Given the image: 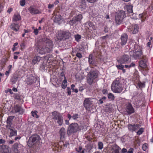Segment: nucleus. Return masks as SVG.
<instances>
[{
	"label": "nucleus",
	"mask_w": 153,
	"mask_h": 153,
	"mask_svg": "<svg viewBox=\"0 0 153 153\" xmlns=\"http://www.w3.org/2000/svg\"><path fill=\"white\" fill-rule=\"evenodd\" d=\"M45 41V45L43 46H39L37 49V52L41 54L50 52L52 50L53 46V42L51 40L46 39Z\"/></svg>",
	"instance_id": "1"
},
{
	"label": "nucleus",
	"mask_w": 153,
	"mask_h": 153,
	"mask_svg": "<svg viewBox=\"0 0 153 153\" xmlns=\"http://www.w3.org/2000/svg\"><path fill=\"white\" fill-rule=\"evenodd\" d=\"M111 89L114 93H119L121 92L123 89L122 84V80L118 78L115 79L112 83Z\"/></svg>",
	"instance_id": "2"
},
{
	"label": "nucleus",
	"mask_w": 153,
	"mask_h": 153,
	"mask_svg": "<svg viewBox=\"0 0 153 153\" xmlns=\"http://www.w3.org/2000/svg\"><path fill=\"white\" fill-rule=\"evenodd\" d=\"M142 53V47L136 43L134 45L133 51L129 52L130 56H132L135 59L140 58Z\"/></svg>",
	"instance_id": "3"
},
{
	"label": "nucleus",
	"mask_w": 153,
	"mask_h": 153,
	"mask_svg": "<svg viewBox=\"0 0 153 153\" xmlns=\"http://www.w3.org/2000/svg\"><path fill=\"white\" fill-rule=\"evenodd\" d=\"M71 35V33L68 30L58 31L56 34L57 39L60 41L68 39Z\"/></svg>",
	"instance_id": "4"
},
{
	"label": "nucleus",
	"mask_w": 153,
	"mask_h": 153,
	"mask_svg": "<svg viewBox=\"0 0 153 153\" xmlns=\"http://www.w3.org/2000/svg\"><path fill=\"white\" fill-rule=\"evenodd\" d=\"M125 12L122 10H119L117 12L115 16V21L117 25H119L122 23L123 19L126 17Z\"/></svg>",
	"instance_id": "5"
},
{
	"label": "nucleus",
	"mask_w": 153,
	"mask_h": 153,
	"mask_svg": "<svg viewBox=\"0 0 153 153\" xmlns=\"http://www.w3.org/2000/svg\"><path fill=\"white\" fill-rule=\"evenodd\" d=\"M98 77V74L96 71H90L87 77V82L90 85L93 83V81Z\"/></svg>",
	"instance_id": "6"
},
{
	"label": "nucleus",
	"mask_w": 153,
	"mask_h": 153,
	"mask_svg": "<svg viewBox=\"0 0 153 153\" xmlns=\"http://www.w3.org/2000/svg\"><path fill=\"white\" fill-rule=\"evenodd\" d=\"M53 119L59 124H62L63 122V118L61 114L56 111H54L52 113Z\"/></svg>",
	"instance_id": "7"
},
{
	"label": "nucleus",
	"mask_w": 153,
	"mask_h": 153,
	"mask_svg": "<svg viewBox=\"0 0 153 153\" xmlns=\"http://www.w3.org/2000/svg\"><path fill=\"white\" fill-rule=\"evenodd\" d=\"M92 98H85L83 102V106L85 109L90 111L93 106V101Z\"/></svg>",
	"instance_id": "8"
},
{
	"label": "nucleus",
	"mask_w": 153,
	"mask_h": 153,
	"mask_svg": "<svg viewBox=\"0 0 153 153\" xmlns=\"http://www.w3.org/2000/svg\"><path fill=\"white\" fill-rule=\"evenodd\" d=\"M79 130L78 125H70L67 131V134L70 135Z\"/></svg>",
	"instance_id": "9"
},
{
	"label": "nucleus",
	"mask_w": 153,
	"mask_h": 153,
	"mask_svg": "<svg viewBox=\"0 0 153 153\" xmlns=\"http://www.w3.org/2000/svg\"><path fill=\"white\" fill-rule=\"evenodd\" d=\"M41 140V138L37 134L32 135L29 138V140L34 145L37 143L39 142Z\"/></svg>",
	"instance_id": "10"
},
{
	"label": "nucleus",
	"mask_w": 153,
	"mask_h": 153,
	"mask_svg": "<svg viewBox=\"0 0 153 153\" xmlns=\"http://www.w3.org/2000/svg\"><path fill=\"white\" fill-rule=\"evenodd\" d=\"M13 110L15 113H19L20 114H22L25 111V109L19 104L14 105Z\"/></svg>",
	"instance_id": "11"
},
{
	"label": "nucleus",
	"mask_w": 153,
	"mask_h": 153,
	"mask_svg": "<svg viewBox=\"0 0 153 153\" xmlns=\"http://www.w3.org/2000/svg\"><path fill=\"white\" fill-rule=\"evenodd\" d=\"M126 110L128 115H130L135 112L134 109L130 103H128L126 104Z\"/></svg>",
	"instance_id": "12"
},
{
	"label": "nucleus",
	"mask_w": 153,
	"mask_h": 153,
	"mask_svg": "<svg viewBox=\"0 0 153 153\" xmlns=\"http://www.w3.org/2000/svg\"><path fill=\"white\" fill-rule=\"evenodd\" d=\"M138 25L135 24L129 27L128 30L131 34H135L138 32Z\"/></svg>",
	"instance_id": "13"
},
{
	"label": "nucleus",
	"mask_w": 153,
	"mask_h": 153,
	"mask_svg": "<svg viewBox=\"0 0 153 153\" xmlns=\"http://www.w3.org/2000/svg\"><path fill=\"white\" fill-rule=\"evenodd\" d=\"M129 59V57L128 55H124L122 56L117 61L119 63L125 64L127 63Z\"/></svg>",
	"instance_id": "14"
},
{
	"label": "nucleus",
	"mask_w": 153,
	"mask_h": 153,
	"mask_svg": "<svg viewBox=\"0 0 153 153\" xmlns=\"http://www.w3.org/2000/svg\"><path fill=\"white\" fill-rule=\"evenodd\" d=\"M128 39V36L127 34L123 33L121 36L120 39L121 41L120 44L122 45H125L127 42Z\"/></svg>",
	"instance_id": "15"
},
{
	"label": "nucleus",
	"mask_w": 153,
	"mask_h": 153,
	"mask_svg": "<svg viewBox=\"0 0 153 153\" xmlns=\"http://www.w3.org/2000/svg\"><path fill=\"white\" fill-rule=\"evenodd\" d=\"M147 59L146 58H143L139 62V66L142 68L145 69L147 68Z\"/></svg>",
	"instance_id": "16"
},
{
	"label": "nucleus",
	"mask_w": 153,
	"mask_h": 153,
	"mask_svg": "<svg viewBox=\"0 0 153 153\" xmlns=\"http://www.w3.org/2000/svg\"><path fill=\"white\" fill-rule=\"evenodd\" d=\"M36 78L33 76H30L27 77L25 82L27 85H30L35 82Z\"/></svg>",
	"instance_id": "17"
},
{
	"label": "nucleus",
	"mask_w": 153,
	"mask_h": 153,
	"mask_svg": "<svg viewBox=\"0 0 153 153\" xmlns=\"http://www.w3.org/2000/svg\"><path fill=\"white\" fill-rule=\"evenodd\" d=\"M29 11L32 15H35L39 14L41 13V12L38 9L33 7L32 6H30L28 8Z\"/></svg>",
	"instance_id": "18"
},
{
	"label": "nucleus",
	"mask_w": 153,
	"mask_h": 153,
	"mask_svg": "<svg viewBox=\"0 0 153 153\" xmlns=\"http://www.w3.org/2000/svg\"><path fill=\"white\" fill-rule=\"evenodd\" d=\"M6 127L7 128L10 129L11 131L10 133V136L11 137L17 135V131L14 130L11 125H7Z\"/></svg>",
	"instance_id": "19"
},
{
	"label": "nucleus",
	"mask_w": 153,
	"mask_h": 153,
	"mask_svg": "<svg viewBox=\"0 0 153 153\" xmlns=\"http://www.w3.org/2000/svg\"><path fill=\"white\" fill-rule=\"evenodd\" d=\"M20 27V26L19 24L15 23H13L11 24L10 26L11 29L15 32L18 31Z\"/></svg>",
	"instance_id": "20"
},
{
	"label": "nucleus",
	"mask_w": 153,
	"mask_h": 153,
	"mask_svg": "<svg viewBox=\"0 0 153 153\" xmlns=\"http://www.w3.org/2000/svg\"><path fill=\"white\" fill-rule=\"evenodd\" d=\"M86 3V2L85 0H80L79 3V7L80 10L81 11H83L85 10L87 6Z\"/></svg>",
	"instance_id": "21"
},
{
	"label": "nucleus",
	"mask_w": 153,
	"mask_h": 153,
	"mask_svg": "<svg viewBox=\"0 0 153 153\" xmlns=\"http://www.w3.org/2000/svg\"><path fill=\"white\" fill-rule=\"evenodd\" d=\"M22 18L19 13L15 14L13 17L12 21L13 22H17L21 20Z\"/></svg>",
	"instance_id": "22"
},
{
	"label": "nucleus",
	"mask_w": 153,
	"mask_h": 153,
	"mask_svg": "<svg viewBox=\"0 0 153 153\" xmlns=\"http://www.w3.org/2000/svg\"><path fill=\"white\" fill-rule=\"evenodd\" d=\"M139 125H128L129 130L131 131H135L139 128Z\"/></svg>",
	"instance_id": "23"
},
{
	"label": "nucleus",
	"mask_w": 153,
	"mask_h": 153,
	"mask_svg": "<svg viewBox=\"0 0 153 153\" xmlns=\"http://www.w3.org/2000/svg\"><path fill=\"white\" fill-rule=\"evenodd\" d=\"M147 14L146 12H143L142 13L139 15V17L141 20L142 22L145 21L147 17Z\"/></svg>",
	"instance_id": "24"
},
{
	"label": "nucleus",
	"mask_w": 153,
	"mask_h": 153,
	"mask_svg": "<svg viewBox=\"0 0 153 153\" xmlns=\"http://www.w3.org/2000/svg\"><path fill=\"white\" fill-rule=\"evenodd\" d=\"M85 24L88 28V29L91 30H94L95 27L93 23L90 21L87 22Z\"/></svg>",
	"instance_id": "25"
},
{
	"label": "nucleus",
	"mask_w": 153,
	"mask_h": 153,
	"mask_svg": "<svg viewBox=\"0 0 153 153\" xmlns=\"http://www.w3.org/2000/svg\"><path fill=\"white\" fill-rule=\"evenodd\" d=\"M59 134L61 140H63L65 135V131L64 128H62L60 129Z\"/></svg>",
	"instance_id": "26"
},
{
	"label": "nucleus",
	"mask_w": 153,
	"mask_h": 153,
	"mask_svg": "<svg viewBox=\"0 0 153 153\" xmlns=\"http://www.w3.org/2000/svg\"><path fill=\"white\" fill-rule=\"evenodd\" d=\"M41 57L38 56H36L33 57L32 61V64L33 65L37 63L40 61L41 59Z\"/></svg>",
	"instance_id": "27"
},
{
	"label": "nucleus",
	"mask_w": 153,
	"mask_h": 153,
	"mask_svg": "<svg viewBox=\"0 0 153 153\" xmlns=\"http://www.w3.org/2000/svg\"><path fill=\"white\" fill-rule=\"evenodd\" d=\"M113 153H120L119 147L116 145H114L111 148Z\"/></svg>",
	"instance_id": "28"
},
{
	"label": "nucleus",
	"mask_w": 153,
	"mask_h": 153,
	"mask_svg": "<svg viewBox=\"0 0 153 153\" xmlns=\"http://www.w3.org/2000/svg\"><path fill=\"white\" fill-rule=\"evenodd\" d=\"M18 143H15L13 146L12 147V150L14 152H19L18 149Z\"/></svg>",
	"instance_id": "29"
},
{
	"label": "nucleus",
	"mask_w": 153,
	"mask_h": 153,
	"mask_svg": "<svg viewBox=\"0 0 153 153\" xmlns=\"http://www.w3.org/2000/svg\"><path fill=\"white\" fill-rule=\"evenodd\" d=\"M118 70H122V72L123 73H124L126 72L125 69H124V66L122 64L116 65Z\"/></svg>",
	"instance_id": "30"
},
{
	"label": "nucleus",
	"mask_w": 153,
	"mask_h": 153,
	"mask_svg": "<svg viewBox=\"0 0 153 153\" xmlns=\"http://www.w3.org/2000/svg\"><path fill=\"white\" fill-rule=\"evenodd\" d=\"M137 82H134V83L135 85H137L140 88H143L145 87V84L144 83H142L139 80Z\"/></svg>",
	"instance_id": "31"
},
{
	"label": "nucleus",
	"mask_w": 153,
	"mask_h": 153,
	"mask_svg": "<svg viewBox=\"0 0 153 153\" xmlns=\"http://www.w3.org/2000/svg\"><path fill=\"white\" fill-rule=\"evenodd\" d=\"M135 66V64L133 62H132L130 64L128 63L127 65H125L124 66V68H126L129 69L131 68L132 67H134Z\"/></svg>",
	"instance_id": "32"
},
{
	"label": "nucleus",
	"mask_w": 153,
	"mask_h": 153,
	"mask_svg": "<svg viewBox=\"0 0 153 153\" xmlns=\"http://www.w3.org/2000/svg\"><path fill=\"white\" fill-rule=\"evenodd\" d=\"M133 6L132 5H126L125 7V9L129 13H132L133 12Z\"/></svg>",
	"instance_id": "33"
},
{
	"label": "nucleus",
	"mask_w": 153,
	"mask_h": 153,
	"mask_svg": "<svg viewBox=\"0 0 153 153\" xmlns=\"http://www.w3.org/2000/svg\"><path fill=\"white\" fill-rule=\"evenodd\" d=\"M62 16L60 15H56L55 17L54 21L55 22L59 23L61 19Z\"/></svg>",
	"instance_id": "34"
},
{
	"label": "nucleus",
	"mask_w": 153,
	"mask_h": 153,
	"mask_svg": "<svg viewBox=\"0 0 153 153\" xmlns=\"http://www.w3.org/2000/svg\"><path fill=\"white\" fill-rule=\"evenodd\" d=\"M14 117H15L14 116H9L7 120V124H12V121Z\"/></svg>",
	"instance_id": "35"
},
{
	"label": "nucleus",
	"mask_w": 153,
	"mask_h": 153,
	"mask_svg": "<svg viewBox=\"0 0 153 153\" xmlns=\"http://www.w3.org/2000/svg\"><path fill=\"white\" fill-rule=\"evenodd\" d=\"M67 86V80L66 77H65L64 80L62 81L61 85L62 87V88L65 89L66 88Z\"/></svg>",
	"instance_id": "36"
},
{
	"label": "nucleus",
	"mask_w": 153,
	"mask_h": 153,
	"mask_svg": "<svg viewBox=\"0 0 153 153\" xmlns=\"http://www.w3.org/2000/svg\"><path fill=\"white\" fill-rule=\"evenodd\" d=\"M134 78H135L137 81L139 80V72L138 71H135L134 73Z\"/></svg>",
	"instance_id": "37"
},
{
	"label": "nucleus",
	"mask_w": 153,
	"mask_h": 153,
	"mask_svg": "<svg viewBox=\"0 0 153 153\" xmlns=\"http://www.w3.org/2000/svg\"><path fill=\"white\" fill-rule=\"evenodd\" d=\"M108 98L110 101H113L114 99V95L111 93H109L108 94Z\"/></svg>",
	"instance_id": "38"
},
{
	"label": "nucleus",
	"mask_w": 153,
	"mask_h": 153,
	"mask_svg": "<svg viewBox=\"0 0 153 153\" xmlns=\"http://www.w3.org/2000/svg\"><path fill=\"white\" fill-rule=\"evenodd\" d=\"M1 148L3 150V151L7 152H9L10 149V147L7 145H3L1 146Z\"/></svg>",
	"instance_id": "39"
},
{
	"label": "nucleus",
	"mask_w": 153,
	"mask_h": 153,
	"mask_svg": "<svg viewBox=\"0 0 153 153\" xmlns=\"http://www.w3.org/2000/svg\"><path fill=\"white\" fill-rule=\"evenodd\" d=\"M74 18L76 19L77 22H79L81 20L82 18V15L81 14H79L76 17H74Z\"/></svg>",
	"instance_id": "40"
},
{
	"label": "nucleus",
	"mask_w": 153,
	"mask_h": 153,
	"mask_svg": "<svg viewBox=\"0 0 153 153\" xmlns=\"http://www.w3.org/2000/svg\"><path fill=\"white\" fill-rule=\"evenodd\" d=\"M77 22L76 20V19L74 18V17H73L72 18V20H70L69 22V23L71 26H73L74 24H76Z\"/></svg>",
	"instance_id": "41"
},
{
	"label": "nucleus",
	"mask_w": 153,
	"mask_h": 153,
	"mask_svg": "<svg viewBox=\"0 0 153 153\" xmlns=\"http://www.w3.org/2000/svg\"><path fill=\"white\" fill-rule=\"evenodd\" d=\"M88 62L90 65H93L94 64V62L92 59V56L91 55H90L89 56Z\"/></svg>",
	"instance_id": "42"
},
{
	"label": "nucleus",
	"mask_w": 153,
	"mask_h": 153,
	"mask_svg": "<svg viewBox=\"0 0 153 153\" xmlns=\"http://www.w3.org/2000/svg\"><path fill=\"white\" fill-rule=\"evenodd\" d=\"M14 98L15 99L18 100H21V95L17 93L14 94Z\"/></svg>",
	"instance_id": "43"
},
{
	"label": "nucleus",
	"mask_w": 153,
	"mask_h": 153,
	"mask_svg": "<svg viewBox=\"0 0 153 153\" xmlns=\"http://www.w3.org/2000/svg\"><path fill=\"white\" fill-rule=\"evenodd\" d=\"M38 112L37 111L35 110L33 111H32L31 112V113L32 114V116L34 117H35L36 118H38L39 117V116L37 114Z\"/></svg>",
	"instance_id": "44"
},
{
	"label": "nucleus",
	"mask_w": 153,
	"mask_h": 153,
	"mask_svg": "<svg viewBox=\"0 0 153 153\" xmlns=\"http://www.w3.org/2000/svg\"><path fill=\"white\" fill-rule=\"evenodd\" d=\"M18 77L16 76H14L11 79V80L13 84L15 83L17 81Z\"/></svg>",
	"instance_id": "45"
},
{
	"label": "nucleus",
	"mask_w": 153,
	"mask_h": 153,
	"mask_svg": "<svg viewBox=\"0 0 153 153\" xmlns=\"http://www.w3.org/2000/svg\"><path fill=\"white\" fill-rule=\"evenodd\" d=\"M74 37L75 40L77 42H78L79 40L81 39V36L79 34L75 35Z\"/></svg>",
	"instance_id": "46"
},
{
	"label": "nucleus",
	"mask_w": 153,
	"mask_h": 153,
	"mask_svg": "<svg viewBox=\"0 0 153 153\" xmlns=\"http://www.w3.org/2000/svg\"><path fill=\"white\" fill-rule=\"evenodd\" d=\"M82 147L81 146H79V148L77 149H76V150L78 152H80V153H84V150L85 149H84L81 152V151L82 150Z\"/></svg>",
	"instance_id": "47"
},
{
	"label": "nucleus",
	"mask_w": 153,
	"mask_h": 153,
	"mask_svg": "<svg viewBox=\"0 0 153 153\" xmlns=\"http://www.w3.org/2000/svg\"><path fill=\"white\" fill-rule=\"evenodd\" d=\"M103 145L102 142H99L98 143V149H102L103 148Z\"/></svg>",
	"instance_id": "48"
},
{
	"label": "nucleus",
	"mask_w": 153,
	"mask_h": 153,
	"mask_svg": "<svg viewBox=\"0 0 153 153\" xmlns=\"http://www.w3.org/2000/svg\"><path fill=\"white\" fill-rule=\"evenodd\" d=\"M143 128H141L137 132V134L138 135H140L143 132Z\"/></svg>",
	"instance_id": "49"
},
{
	"label": "nucleus",
	"mask_w": 153,
	"mask_h": 153,
	"mask_svg": "<svg viewBox=\"0 0 153 153\" xmlns=\"http://www.w3.org/2000/svg\"><path fill=\"white\" fill-rule=\"evenodd\" d=\"M85 148L87 149V151L89 152L92 149V146L91 145H88L86 146Z\"/></svg>",
	"instance_id": "50"
},
{
	"label": "nucleus",
	"mask_w": 153,
	"mask_h": 153,
	"mask_svg": "<svg viewBox=\"0 0 153 153\" xmlns=\"http://www.w3.org/2000/svg\"><path fill=\"white\" fill-rule=\"evenodd\" d=\"M151 44L152 43L151 40H149V41L146 44V46L149 49H150L151 48Z\"/></svg>",
	"instance_id": "51"
},
{
	"label": "nucleus",
	"mask_w": 153,
	"mask_h": 153,
	"mask_svg": "<svg viewBox=\"0 0 153 153\" xmlns=\"http://www.w3.org/2000/svg\"><path fill=\"white\" fill-rule=\"evenodd\" d=\"M20 5L22 6H24L25 4V0H21L20 1Z\"/></svg>",
	"instance_id": "52"
},
{
	"label": "nucleus",
	"mask_w": 153,
	"mask_h": 153,
	"mask_svg": "<svg viewBox=\"0 0 153 153\" xmlns=\"http://www.w3.org/2000/svg\"><path fill=\"white\" fill-rule=\"evenodd\" d=\"M145 70H143V74L145 76H146L147 75L148 73V68H145Z\"/></svg>",
	"instance_id": "53"
},
{
	"label": "nucleus",
	"mask_w": 153,
	"mask_h": 153,
	"mask_svg": "<svg viewBox=\"0 0 153 153\" xmlns=\"http://www.w3.org/2000/svg\"><path fill=\"white\" fill-rule=\"evenodd\" d=\"M67 93H68V95H70L71 94V89L69 87H67Z\"/></svg>",
	"instance_id": "54"
},
{
	"label": "nucleus",
	"mask_w": 153,
	"mask_h": 153,
	"mask_svg": "<svg viewBox=\"0 0 153 153\" xmlns=\"http://www.w3.org/2000/svg\"><path fill=\"white\" fill-rule=\"evenodd\" d=\"M143 151H146L147 148V144L146 143H145L143 146Z\"/></svg>",
	"instance_id": "55"
},
{
	"label": "nucleus",
	"mask_w": 153,
	"mask_h": 153,
	"mask_svg": "<svg viewBox=\"0 0 153 153\" xmlns=\"http://www.w3.org/2000/svg\"><path fill=\"white\" fill-rule=\"evenodd\" d=\"M25 45L24 42H22L21 44L20 47L22 50L25 48Z\"/></svg>",
	"instance_id": "56"
},
{
	"label": "nucleus",
	"mask_w": 153,
	"mask_h": 153,
	"mask_svg": "<svg viewBox=\"0 0 153 153\" xmlns=\"http://www.w3.org/2000/svg\"><path fill=\"white\" fill-rule=\"evenodd\" d=\"M102 93L103 94L105 95L108 94V91L107 90L105 89H103L102 90Z\"/></svg>",
	"instance_id": "57"
},
{
	"label": "nucleus",
	"mask_w": 153,
	"mask_h": 153,
	"mask_svg": "<svg viewBox=\"0 0 153 153\" xmlns=\"http://www.w3.org/2000/svg\"><path fill=\"white\" fill-rule=\"evenodd\" d=\"M76 56L79 59H81L82 57V54L80 53H77L76 54Z\"/></svg>",
	"instance_id": "58"
},
{
	"label": "nucleus",
	"mask_w": 153,
	"mask_h": 153,
	"mask_svg": "<svg viewBox=\"0 0 153 153\" xmlns=\"http://www.w3.org/2000/svg\"><path fill=\"white\" fill-rule=\"evenodd\" d=\"M127 150L125 148H123L121 150V153H127Z\"/></svg>",
	"instance_id": "59"
},
{
	"label": "nucleus",
	"mask_w": 153,
	"mask_h": 153,
	"mask_svg": "<svg viewBox=\"0 0 153 153\" xmlns=\"http://www.w3.org/2000/svg\"><path fill=\"white\" fill-rule=\"evenodd\" d=\"M79 115L78 114H74L73 116L72 117L74 119H76L78 118Z\"/></svg>",
	"instance_id": "60"
},
{
	"label": "nucleus",
	"mask_w": 153,
	"mask_h": 153,
	"mask_svg": "<svg viewBox=\"0 0 153 153\" xmlns=\"http://www.w3.org/2000/svg\"><path fill=\"white\" fill-rule=\"evenodd\" d=\"M38 33L39 31L37 29H34V30L33 31V33L35 35H37L38 34Z\"/></svg>",
	"instance_id": "61"
},
{
	"label": "nucleus",
	"mask_w": 153,
	"mask_h": 153,
	"mask_svg": "<svg viewBox=\"0 0 153 153\" xmlns=\"http://www.w3.org/2000/svg\"><path fill=\"white\" fill-rule=\"evenodd\" d=\"M134 149L133 148H130L128 150V151L127 152V153H133V151Z\"/></svg>",
	"instance_id": "62"
},
{
	"label": "nucleus",
	"mask_w": 153,
	"mask_h": 153,
	"mask_svg": "<svg viewBox=\"0 0 153 153\" xmlns=\"http://www.w3.org/2000/svg\"><path fill=\"white\" fill-rule=\"evenodd\" d=\"M90 3H94L97 1L98 0H87Z\"/></svg>",
	"instance_id": "63"
},
{
	"label": "nucleus",
	"mask_w": 153,
	"mask_h": 153,
	"mask_svg": "<svg viewBox=\"0 0 153 153\" xmlns=\"http://www.w3.org/2000/svg\"><path fill=\"white\" fill-rule=\"evenodd\" d=\"M13 10V8H10L8 9V10H7V13L10 14L12 11Z\"/></svg>",
	"instance_id": "64"
}]
</instances>
